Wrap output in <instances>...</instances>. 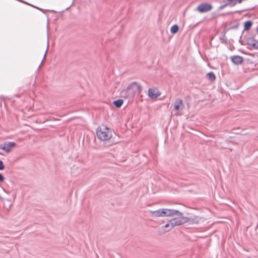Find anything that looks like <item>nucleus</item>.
I'll return each instance as SVG.
<instances>
[{"mask_svg":"<svg viewBox=\"0 0 258 258\" xmlns=\"http://www.w3.org/2000/svg\"><path fill=\"white\" fill-rule=\"evenodd\" d=\"M46 52H47V50H46L45 53H44V56H43V61L45 59V57H46Z\"/></svg>","mask_w":258,"mask_h":258,"instance_id":"obj_20","label":"nucleus"},{"mask_svg":"<svg viewBox=\"0 0 258 258\" xmlns=\"http://www.w3.org/2000/svg\"><path fill=\"white\" fill-rule=\"evenodd\" d=\"M152 216L156 217H166V209H160L156 211H151Z\"/></svg>","mask_w":258,"mask_h":258,"instance_id":"obj_8","label":"nucleus"},{"mask_svg":"<svg viewBox=\"0 0 258 258\" xmlns=\"http://www.w3.org/2000/svg\"><path fill=\"white\" fill-rule=\"evenodd\" d=\"M248 46L253 48L258 49V40L253 38H249L247 40Z\"/></svg>","mask_w":258,"mask_h":258,"instance_id":"obj_10","label":"nucleus"},{"mask_svg":"<svg viewBox=\"0 0 258 258\" xmlns=\"http://www.w3.org/2000/svg\"><path fill=\"white\" fill-rule=\"evenodd\" d=\"M228 3H226V4H225V5H224L221 6L219 7V10H222V9H223V8H224L225 7H226L227 6H228Z\"/></svg>","mask_w":258,"mask_h":258,"instance_id":"obj_18","label":"nucleus"},{"mask_svg":"<svg viewBox=\"0 0 258 258\" xmlns=\"http://www.w3.org/2000/svg\"><path fill=\"white\" fill-rule=\"evenodd\" d=\"M232 61L236 64H240L243 61V58L240 56H234L231 57Z\"/></svg>","mask_w":258,"mask_h":258,"instance_id":"obj_11","label":"nucleus"},{"mask_svg":"<svg viewBox=\"0 0 258 258\" xmlns=\"http://www.w3.org/2000/svg\"><path fill=\"white\" fill-rule=\"evenodd\" d=\"M176 114L177 115H178V112H177L176 113Z\"/></svg>","mask_w":258,"mask_h":258,"instance_id":"obj_24","label":"nucleus"},{"mask_svg":"<svg viewBox=\"0 0 258 258\" xmlns=\"http://www.w3.org/2000/svg\"><path fill=\"white\" fill-rule=\"evenodd\" d=\"M203 218L199 216H193L190 217H186L183 216V214L181 217L178 218H172L169 220L166 224L162 226V229L166 232L171 230L176 226L182 225L186 223L190 224H198L201 222H203Z\"/></svg>","mask_w":258,"mask_h":258,"instance_id":"obj_1","label":"nucleus"},{"mask_svg":"<svg viewBox=\"0 0 258 258\" xmlns=\"http://www.w3.org/2000/svg\"><path fill=\"white\" fill-rule=\"evenodd\" d=\"M233 1H234V0H227V1H228V2H231Z\"/></svg>","mask_w":258,"mask_h":258,"instance_id":"obj_21","label":"nucleus"},{"mask_svg":"<svg viewBox=\"0 0 258 258\" xmlns=\"http://www.w3.org/2000/svg\"><path fill=\"white\" fill-rule=\"evenodd\" d=\"M5 168L3 162L0 160V170H3Z\"/></svg>","mask_w":258,"mask_h":258,"instance_id":"obj_17","label":"nucleus"},{"mask_svg":"<svg viewBox=\"0 0 258 258\" xmlns=\"http://www.w3.org/2000/svg\"><path fill=\"white\" fill-rule=\"evenodd\" d=\"M184 107L182 100L181 99L177 98L174 103V109L175 111L182 110Z\"/></svg>","mask_w":258,"mask_h":258,"instance_id":"obj_9","label":"nucleus"},{"mask_svg":"<svg viewBox=\"0 0 258 258\" xmlns=\"http://www.w3.org/2000/svg\"><path fill=\"white\" fill-rule=\"evenodd\" d=\"M256 31H257V33H258V26H257V28Z\"/></svg>","mask_w":258,"mask_h":258,"instance_id":"obj_22","label":"nucleus"},{"mask_svg":"<svg viewBox=\"0 0 258 258\" xmlns=\"http://www.w3.org/2000/svg\"><path fill=\"white\" fill-rule=\"evenodd\" d=\"M148 96L152 99H156L161 95L157 88H150L148 91Z\"/></svg>","mask_w":258,"mask_h":258,"instance_id":"obj_7","label":"nucleus"},{"mask_svg":"<svg viewBox=\"0 0 258 258\" xmlns=\"http://www.w3.org/2000/svg\"><path fill=\"white\" fill-rule=\"evenodd\" d=\"M178 26L177 25H174L171 27L170 29V32L172 34H175L178 31Z\"/></svg>","mask_w":258,"mask_h":258,"instance_id":"obj_13","label":"nucleus"},{"mask_svg":"<svg viewBox=\"0 0 258 258\" xmlns=\"http://www.w3.org/2000/svg\"><path fill=\"white\" fill-rule=\"evenodd\" d=\"M121 96L122 97L127 98L129 97H132L133 96H131L130 95L129 90H128L127 88L126 89L123 90L121 92Z\"/></svg>","mask_w":258,"mask_h":258,"instance_id":"obj_12","label":"nucleus"},{"mask_svg":"<svg viewBox=\"0 0 258 258\" xmlns=\"http://www.w3.org/2000/svg\"><path fill=\"white\" fill-rule=\"evenodd\" d=\"M252 26V22L250 21H247L245 22L244 25V30H249Z\"/></svg>","mask_w":258,"mask_h":258,"instance_id":"obj_15","label":"nucleus"},{"mask_svg":"<svg viewBox=\"0 0 258 258\" xmlns=\"http://www.w3.org/2000/svg\"><path fill=\"white\" fill-rule=\"evenodd\" d=\"M127 89L129 90L130 95L133 97L136 93H140L142 90L141 85L137 82H133L130 84Z\"/></svg>","mask_w":258,"mask_h":258,"instance_id":"obj_3","label":"nucleus"},{"mask_svg":"<svg viewBox=\"0 0 258 258\" xmlns=\"http://www.w3.org/2000/svg\"><path fill=\"white\" fill-rule=\"evenodd\" d=\"M182 215V213L180 211L174 210L166 209V217H174L176 216L174 218H178L181 217Z\"/></svg>","mask_w":258,"mask_h":258,"instance_id":"obj_5","label":"nucleus"},{"mask_svg":"<svg viewBox=\"0 0 258 258\" xmlns=\"http://www.w3.org/2000/svg\"><path fill=\"white\" fill-rule=\"evenodd\" d=\"M4 180V177L2 174L0 173V182H3Z\"/></svg>","mask_w":258,"mask_h":258,"instance_id":"obj_19","label":"nucleus"},{"mask_svg":"<svg viewBox=\"0 0 258 258\" xmlns=\"http://www.w3.org/2000/svg\"><path fill=\"white\" fill-rule=\"evenodd\" d=\"M212 8L211 5L209 4H202L197 7V10L201 13L210 11Z\"/></svg>","mask_w":258,"mask_h":258,"instance_id":"obj_6","label":"nucleus"},{"mask_svg":"<svg viewBox=\"0 0 258 258\" xmlns=\"http://www.w3.org/2000/svg\"><path fill=\"white\" fill-rule=\"evenodd\" d=\"M16 146L15 142H7L0 145V149L3 150L5 152L10 153L12 149Z\"/></svg>","mask_w":258,"mask_h":258,"instance_id":"obj_4","label":"nucleus"},{"mask_svg":"<svg viewBox=\"0 0 258 258\" xmlns=\"http://www.w3.org/2000/svg\"><path fill=\"white\" fill-rule=\"evenodd\" d=\"M206 77L208 79L212 81L215 80L216 78L215 74L212 72L208 73L206 75Z\"/></svg>","mask_w":258,"mask_h":258,"instance_id":"obj_14","label":"nucleus"},{"mask_svg":"<svg viewBox=\"0 0 258 258\" xmlns=\"http://www.w3.org/2000/svg\"><path fill=\"white\" fill-rule=\"evenodd\" d=\"M97 136L101 141H107L112 137V133L108 127H99L97 129Z\"/></svg>","mask_w":258,"mask_h":258,"instance_id":"obj_2","label":"nucleus"},{"mask_svg":"<svg viewBox=\"0 0 258 258\" xmlns=\"http://www.w3.org/2000/svg\"><path fill=\"white\" fill-rule=\"evenodd\" d=\"M235 4H236V3H234L232 5H233V6H234V5H235Z\"/></svg>","mask_w":258,"mask_h":258,"instance_id":"obj_23","label":"nucleus"},{"mask_svg":"<svg viewBox=\"0 0 258 258\" xmlns=\"http://www.w3.org/2000/svg\"><path fill=\"white\" fill-rule=\"evenodd\" d=\"M113 104L117 107H120L123 104V100L121 99H118L114 101L113 102Z\"/></svg>","mask_w":258,"mask_h":258,"instance_id":"obj_16","label":"nucleus"}]
</instances>
